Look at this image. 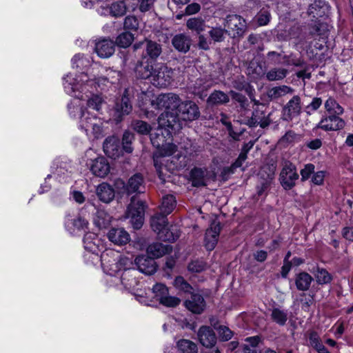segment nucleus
<instances>
[{"label":"nucleus","mask_w":353,"mask_h":353,"mask_svg":"<svg viewBox=\"0 0 353 353\" xmlns=\"http://www.w3.org/2000/svg\"><path fill=\"white\" fill-rule=\"evenodd\" d=\"M200 116L198 105L193 101H181L175 112H166L161 114L158 118V124L160 128H165L169 131L179 130L181 128L179 120L192 121L197 119Z\"/></svg>","instance_id":"nucleus-1"},{"label":"nucleus","mask_w":353,"mask_h":353,"mask_svg":"<svg viewBox=\"0 0 353 353\" xmlns=\"http://www.w3.org/2000/svg\"><path fill=\"white\" fill-rule=\"evenodd\" d=\"M145 46V52L135 68L137 77L143 79H150L154 72V43L146 40Z\"/></svg>","instance_id":"nucleus-2"},{"label":"nucleus","mask_w":353,"mask_h":353,"mask_svg":"<svg viewBox=\"0 0 353 353\" xmlns=\"http://www.w3.org/2000/svg\"><path fill=\"white\" fill-rule=\"evenodd\" d=\"M80 126L89 139H98L103 137V123L101 119L91 115L88 111L82 110Z\"/></svg>","instance_id":"nucleus-3"},{"label":"nucleus","mask_w":353,"mask_h":353,"mask_svg":"<svg viewBox=\"0 0 353 353\" xmlns=\"http://www.w3.org/2000/svg\"><path fill=\"white\" fill-rule=\"evenodd\" d=\"M146 208L145 201L137 196H132L127 208V216L130 219L134 229L139 230L143 226Z\"/></svg>","instance_id":"nucleus-4"},{"label":"nucleus","mask_w":353,"mask_h":353,"mask_svg":"<svg viewBox=\"0 0 353 353\" xmlns=\"http://www.w3.org/2000/svg\"><path fill=\"white\" fill-rule=\"evenodd\" d=\"M282 170L279 175V181L285 190H290L295 185L299 179L296 168L292 162L284 161L282 163Z\"/></svg>","instance_id":"nucleus-5"},{"label":"nucleus","mask_w":353,"mask_h":353,"mask_svg":"<svg viewBox=\"0 0 353 353\" xmlns=\"http://www.w3.org/2000/svg\"><path fill=\"white\" fill-rule=\"evenodd\" d=\"M134 263L138 270L146 274L152 275L154 273V245H150L146 250V254L137 256Z\"/></svg>","instance_id":"nucleus-6"},{"label":"nucleus","mask_w":353,"mask_h":353,"mask_svg":"<svg viewBox=\"0 0 353 353\" xmlns=\"http://www.w3.org/2000/svg\"><path fill=\"white\" fill-rule=\"evenodd\" d=\"M224 26L229 35L235 38L242 37L247 29L245 20L239 15L230 14L225 18Z\"/></svg>","instance_id":"nucleus-7"},{"label":"nucleus","mask_w":353,"mask_h":353,"mask_svg":"<svg viewBox=\"0 0 353 353\" xmlns=\"http://www.w3.org/2000/svg\"><path fill=\"white\" fill-rule=\"evenodd\" d=\"M88 75L81 72L72 77L67 74L63 78V86L65 92L69 94H73L76 91H83L85 83L88 82Z\"/></svg>","instance_id":"nucleus-8"},{"label":"nucleus","mask_w":353,"mask_h":353,"mask_svg":"<svg viewBox=\"0 0 353 353\" xmlns=\"http://www.w3.org/2000/svg\"><path fill=\"white\" fill-rule=\"evenodd\" d=\"M181 102L178 95L173 93L159 94L156 99V105L159 109H165L164 112H175Z\"/></svg>","instance_id":"nucleus-9"},{"label":"nucleus","mask_w":353,"mask_h":353,"mask_svg":"<svg viewBox=\"0 0 353 353\" xmlns=\"http://www.w3.org/2000/svg\"><path fill=\"white\" fill-rule=\"evenodd\" d=\"M156 233L157 239L162 241L172 242L177 239L178 235L175 234L170 228L167 219H160L156 216Z\"/></svg>","instance_id":"nucleus-10"},{"label":"nucleus","mask_w":353,"mask_h":353,"mask_svg":"<svg viewBox=\"0 0 353 353\" xmlns=\"http://www.w3.org/2000/svg\"><path fill=\"white\" fill-rule=\"evenodd\" d=\"M345 126V121L339 116L330 114L323 116L316 128L321 129L324 131H337L343 129Z\"/></svg>","instance_id":"nucleus-11"},{"label":"nucleus","mask_w":353,"mask_h":353,"mask_svg":"<svg viewBox=\"0 0 353 353\" xmlns=\"http://www.w3.org/2000/svg\"><path fill=\"white\" fill-rule=\"evenodd\" d=\"M301 112V98L299 96L295 95L283 107V119L285 121H292L298 117Z\"/></svg>","instance_id":"nucleus-12"},{"label":"nucleus","mask_w":353,"mask_h":353,"mask_svg":"<svg viewBox=\"0 0 353 353\" xmlns=\"http://www.w3.org/2000/svg\"><path fill=\"white\" fill-rule=\"evenodd\" d=\"M105 154L111 159H117L121 154L122 149L119 139L114 136L106 138L103 144Z\"/></svg>","instance_id":"nucleus-13"},{"label":"nucleus","mask_w":353,"mask_h":353,"mask_svg":"<svg viewBox=\"0 0 353 353\" xmlns=\"http://www.w3.org/2000/svg\"><path fill=\"white\" fill-rule=\"evenodd\" d=\"M184 305L191 312L200 314L205 308V301L201 294L192 292L191 296L185 301Z\"/></svg>","instance_id":"nucleus-14"},{"label":"nucleus","mask_w":353,"mask_h":353,"mask_svg":"<svg viewBox=\"0 0 353 353\" xmlns=\"http://www.w3.org/2000/svg\"><path fill=\"white\" fill-rule=\"evenodd\" d=\"M221 226L219 222L214 221L206 230L205 236V246L208 250H212L219 239Z\"/></svg>","instance_id":"nucleus-15"},{"label":"nucleus","mask_w":353,"mask_h":353,"mask_svg":"<svg viewBox=\"0 0 353 353\" xmlns=\"http://www.w3.org/2000/svg\"><path fill=\"white\" fill-rule=\"evenodd\" d=\"M200 343L206 347H212L216 343V336L214 330L209 326H201L197 332Z\"/></svg>","instance_id":"nucleus-16"},{"label":"nucleus","mask_w":353,"mask_h":353,"mask_svg":"<svg viewBox=\"0 0 353 353\" xmlns=\"http://www.w3.org/2000/svg\"><path fill=\"white\" fill-rule=\"evenodd\" d=\"M173 71L163 64L156 65V85L166 87L170 85Z\"/></svg>","instance_id":"nucleus-17"},{"label":"nucleus","mask_w":353,"mask_h":353,"mask_svg":"<svg viewBox=\"0 0 353 353\" xmlns=\"http://www.w3.org/2000/svg\"><path fill=\"white\" fill-rule=\"evenodd\" d=\"M115 51V43L110 39H103L95 44V52L101 58H109Z\"/></svg>","instance_id":"nucleus-18"},{"label":"nucleus","mask_w":353,"mask_h":353,"mask_svg":"<svg viewBox=\"0 0 353 353\" xmlns=\"http://www.w3.org/2000/svg\"><path fill=\"white\" fill-rule=\"evenodd\" d=\"M110 170V164L103 157L94 159L90 165V170L92 174L99 177L105 176L109 173Z\"/></svg>","instance_id":"nucleus-19"},{"label":"nucleus","mask_w":353,"mask_h":353,"mask_svg":"<svg viewBox=\"0 0 353 353\" xmlns=\"http://www.w3.org/2000/svg\"><path fill=\"white\" fill-rule=\"evenodd\" d=\"M132 111V105L130 99L125 94L121 99L116 102L114 106V117L117 121L122 119V117L128 114Z\"/></svg>","instance_id":"nucleus-20"},{"label":"nucleus","mask_w":353,"mask_h":353,"mask_svg":"<svg viewBox=\"0 0 353 353\" xmlns=\"http://www.w3.org/2000/svg\"><path fill=\"white\" fill-rule=\"evenodd\" d=\"M176 205V200L173 195L167 194L165 195L161 201V204L159 207V218L166 219V216L170 214ZM157 217H158L156 215Z\"/></svg>","instance_id":"nucleus-21"},{"label":"nucleus","mask_w":353,"mask_h":353,"mask_svg":"<svg viewBox=\"0 0 353 353\" xmlns=\"http://www.w3.org/2000/svg\"><path fill=\"white\" fill-rule=\"evenodd\" d=\"M108 239L116 245H124L129 242L130 234L123 228H112L108 233Z\"/></svg>","instance_id":"nucleus-22"},{"label":"nucleus","mask_w":353,"mask_h":353,"mask_svg":"<svg viewBox=\"0 0 353 353\" xmlns=\"http://www.w3.org/2000/svg\"><path fill=\"white\" fill-rule=\"evenodd\" d=\"M143 182L144 180L141 174H135L132 176L125 186L127 194L142 192V189H144Z\"/></svg>","instance_id":"nucleus-23"},{"label":"nucleus","mask_w":353,"mask_h":353,"mask_svg":"<svg viewBox=\"0 0 353 353\" xmlns=\"http://www.w3.org/2000/svg\"><path fill=\"white\" fill-rule=\"evenodd\" d=\"M97 195L100 201L108 203L114 198V190L110 185L102 183L97 188Z\"/></svg>","instance_id":"nucleus-24"},{"label":"nucleus","mask_w":353,"mask_h":353,"mask_svg":"<svg viewBox=\"0 0 353 353\" xmlns=\"http://www.w3.org/2000/svg\"><path fill=\"white\" fill-rule=\"evenodd\" d=\"M172 43L176 50L185 53L190 50L191 46V39L186 34H179L173 37Z\"/></svg>","instance_id":"nucleus-25"},{"label":"nucleus","mask_w":353,"mask_h":353,"mask_svg":"<svg viewBox=\"0 0 353 353\" xmlns=\"http://www.w3.org/2000/svg\"><path fill=\"white\" fill-rule=\"evenodd\" d=\"M248 123L250 126L259 125L261 128H265L270 125V120L269 116H265L264 111L258 108L253 112Z\"/></svg>","instance_id":"nucleus-26"},{"label":"nucleus","mask_w":353,"mask_h":353,"mask_svg":"<svg viewBox=\"0 0 353 353\" xmlns=\"http://www.w3.org/2000/svg\"><path fill=\"white\" fill-rule=\"evenodd\" d=\"M152 90H147L145 92H142L141 95V101L142 103L141 105V111L145 115L146 117H150L153 115V110H149V107L148 106V101L151 107L154 104V100L152 99L153 97Z\"/></svg>","instance_id":"nucleus-27"},{"label":"nucleus","mask_w":353,"mask_h":353,"mask_svg":"<svg viewBox=\"0 0 353 353\" xmlns=\"http://www.w3.org/2000/svg\"><path fill=\"white\" fill-rule=\"evenodd\" d=\"M313 278L307 272H303L296 274L295 277V285L297 290L307 291L309 290Z\"/></svg>","instance_id":"nucleus-28"},{"label":"nucleus","mask_w":353,"mask_h":353,"mask_svg":"<svg viewBox=\"0 0 353 353\" xmlns=\"http://www.w3.org/2000/svg\"><path fill=\"white\" fill-rule=\"evenodd\" d=\"M88 222L81 216L71 218L68 216L65 221V225L68 230L74 231L77 230H83L87 228Z\"/></svg>","instance_id":"nucleus-29"},{"label":"nucleus","mask_w":353,"mask_h":353,"mask_svg":"<svg viewBox=\"0 0 353 353\" xmlns=\"http://www.w3.org/2000/svg\"><path fill=\"white\" fill-rule=\"evenodd\" d=\"M293 91L294 90L291 87L283 85L273 87L270 89L268 92V96L271 99H276L288 94H292Z\"/></svg>","instance_id":"nucleus-30"},{"label":"nucleus","mask_w":353,"mask_h":353,"mask_svg":"<svg viewBox=\"0 0 353 353\" xmlns=\"http://www.w3.org/2000/svg\"><path fill=\"white\" fill-rule=\"evenodd\" d=\"M186 26L188 29L196 32L197 34L205 31L206 25L205 21L201 17L190 18L187 21Z\"/></svg>","instance_id":"nucleus-31"},{"label":"nucleus","mask_w":353,"mask_h":353,"mask_svg":"<svg viewBox=\"0 0 353 353\" xmlns=\"http://www.w3.org/2000/svg\"><path fill=\"white\" fill-rule=\"evenodd\" d=\"M230 98L227 94L220 90L214 91L208 97V103L211 105H219L226 103Z\"/></svg>","instance_id":"nucleus-32"},{"label":"nucleus","mask_w":353,"mask_h":353,"mask_svg":"<svg viewBox=\"0 0 353 353\" xmlns=\"http://www.w3.org/2000/svg\"><path fill=\"white\" fill-rule=\"evenodd\" d=\"M190 178L193 186L200 187L205 185V172L201 168H195L192 169L190 172Z\"/></svg>","instance_id":"nucleus-33"},{"label":"nucleus","mask_w":353,"mask_h":353,"mask_svg":"<svg viewBox=\"0 0 353 353\" xmlns=\"http://www.w3.org/2000/svg\"><path fill=\"white\" fill-rule=\"evenodd\" d=\"M325 109L332 115L339 116L343 113V108L332 97H329L325 102Z\"/></svg>","instance_id":"nucleus-34"},{"label":"nucleus","mask_w":353,"mask_h":353,"mask_svg":"<svg viewBox=\"0 0 353 353\" xmlns=\"http://www.w3.org/2000/svg\"><path fill=\"white\" fill-rule=\"evenodd\" d=\"M176 346L178 350L181 353H197L198 348L196 343L194 342L188 340V339H181L177 343Z\"/></svg>","instance_id":"nucleus-35"},{"label":"nucleus","mask_w":353,"mask_h":353,"mask_svg":"<svg viewBox=\"0 0 353 353\" xmlns=\"http://www.w3.org/2000/svg\"><path fill=\"white\" fill-rule=\"evenodd\" d=\"M132 273V271H124L121 277L122 284L128 290L134 289L138 284V281Z\"/></svg>","instance_id":"nucleus-36"},{"label":"nucleus","mask_w":353,"mask_h":353,"mask_svg":"<svg viewBox=\"0 0 353 353\" xmlns=\"http://www.w3.org/2000/svg\"><path fill=\"white\" fill-rule=\"evenodd\" d=\"M288 72L285 68H274L266 73V78L270 81L282 80L287 76Z\"/></svg>","instance_id":"nucleus-37"},{"label":"nucleus","mask_w":353,"mask_h":353,"mask_svg":"<svg viewBox=\"0 0 353 353\" xmlns=\"http://www.w3.org/2000/svg\"><path fill=\"white\" fill-rule=\"evenodd\" d=\"M112 217L103 210L98 211L94 219V223L99 228H105L111 223Z\"/></svg>","instance_id":"nucleus-38"},{"label":"nucleus","mask_w":353,"mask_h":353,"mask_svg":"<svg viewBox=\"0 0 353 353\" xmlns=\"http://www.w3.org/2000/svg\"><path fill=\"white\" fill-rule=\"evenodd\" d=\"M272 319L279 325H284L288 319L287 311L279 308H274L271 314Z\"/></svg>","instance_id":"nucleus-39"},{"label":"nucleus","mask_w":353,"mask_h":353,"mask_svg":"<svg viewBox=\"0 0 353 353\" xmlns=\"http://www.w3.org/2000/svg\"><path fill=\"white\" fill-rule=\"evenodd\" d=\"M314 276L316 278V282L319 285H324L331 282L332 276L331 274L325 269L318 268L316 271L314 272Z\"/></svg>","instance_id":"nucleus-40"},{"label":"nucleus","mask_w":353,"mask_h":353,"mask_svg":"<svg viewBox=\"0 0 353 353\" xmlns=\"http://www.w3.org/2000/svg\"><path fill=\"white\" fill-rule=\"evenodd\" d=\"M126 12V6L123 1H115L111 3L110 7V14L115 17L123 16Z\"/></svg>","instance_id":"nucleus-41"},{"label":"nucleus","mask_w":353,"mask_h":353,"mask_svg":"<svg viewBox=\"0 0 353 353\" xmlns=\"http://www.w3.org/2000/svg\"><path fill=\"white\" fill-rule=\"evenodd\" d=\"M134 40V35L130 32H124L120 34L117 39L116 43L121 48H127L131 45Z\"/></svg>","instance_id":"nucleus-42"},{"label":"nucleus","mask_w":353,"mask_h":353,"mask_svg":"<svg viewBox=\"0 0 353 353\" xmlns=\"http://www.w3.org/2000/svg\"><path fill=\"white\" fill-rule=\"evenodd\" d=\"M176 150V146L172 143H166L163 144L161 147L156 148V155L158 154L160 156L166 157L171 156Z\"/></svg>","instance_id":"nucleus-43"},{"label":"nucleus","mask_w":353,"mask_h":353,"mask_svg":"<svg viewBox=\"0 0 353 353\" xmlns=\"http://www.w3.org/2000/svg\"><path fill=\"white\" fill-rule=\"evenodd\" d=\"M134 139V134L128 131H125L123 133L122 138V150L127 153H132L133 151L132 143Z\"/></svg>","instance_id":"nucleus-44"},{"label":"nucleus","mask_w":353,"mask_h":353,"mask_svg":"<svg viewBox=\"0 0 353 353\" xmlns=\"http://www.w3.org/2000/svg\"><path fill=\"white\" fill-rule=\"evenodd\" d=\"M154 299V285L152 288L148 289V292H145L144 294H139L137 300L142 304L152 306L153 299Z\"/></svg>","instance_id":"nucleus-45"},{"label":"nucleus","mask_w":353,"mask_h":353,"mask_svg":"<svg viewBox=\"0 0 353 353\" xmlns=\"http://www.w3.org/2000/svg\"><path fill=\"white\" fill-rule=\"evenodd\" d=\"M119 79V72L117 70H113L112 69L106 70V74L104 76L100 77L99 78V81L103 83V82H108L111 84H114L117 83Z\"/></svg>","instance_id":"nucleus-46"},{"label":"nucleus","mask_w":353,"mask_h":353,"mask_svg":"<svg viewBox=\"0 0 353 353\" xmlns=\"http://www.w3.org/2000/svg\"><path fill=\"white\" fill-rule=\"evenodd\" d=\"M174 285L179 290L187 293L192 292V287L189 284L183 276L176 277L174 281Z\"/></svg>","instance_id":"nucleus-47"},{"label":"nucleus","mask_w":353,"mask_h":353,"mask_svg":"<svg viewBox=\"0 0 353 353\" xmlns=\"http://www.w3.org/2000/svg\"><path fill=\"white\" fill-rule=\"evenodd\" d=\"M132 125L135 131L142 134H148L152 130L151 126L143 121H134Z\"/></svg>","instance_id":"nucleus-48"},{"label":"nucleus","mask_w":353,"mask_h":353,"mask_svg":"<svg viewBox=\"0 0 353 353\" xmlns=\"http://www.w3.org/2000/svg\"><path fill=\"white\" fill-rule=\"evenodd\" d=\"M228 32L226 29H223L221 27L212 28L209 31V34L211 39L214 42H221L223 41L225 37L224 34Z\"/></svg>","instance_id":"nucleus-49"},{"label":"nucleus","mask_w":353,"mask_h":353,"mask_svg":"<svg viewBox=\"0 0 353 353\" xmlns=\"http://www.w3.org/2000/svg\"><path fill=\"white\" fill-rule=\"evenodd\" d=\"M104 104V101L99 96H93L92 98L88 100V107L90 109L99 112L101 109L102 105Z\"/></svg>","instance_id":"nucleus-50"},{"label":"nucleus","mask_w":353,"mask_h":353,"mask_svg":"<svg viewBox=\"0 0 353 353\" xmlns=\"http://www.w3.org/2000/svg\"><path fill=\"white\" fill-rule=\"evenodd\" d=\"M299 139V135L292 130L288 131L280 139L281 144L288 145L296 141Z\"/></svg>","instance_id":"nucleus-51"},{"label":"nucleus","mask_w":353,"mask_h":353,"mask_svg":"<svg viewBox=\"0 0 353 353\" xmlns=\"http://www.w3.org/2000/svg\"><path fill=\"white\" fill-rule=\"evenodd\" d=\"M206 268V263L201 260L193 261L189 263L188 269L192 272H201Z\"/></svg>","instance_id":"nucleus-52"},{"label":"nucleus","mask_w":353,"mask_h":353,"mask_svg":"<svg viewBox=\"0 0 353 353\" xmlns=\"http://www.w3.org/2000/svg\"><path fill=\"white\" fill-rule=\"evenodd\" d=\"M117 265L119 269H123L124 271H131L130 268L133 265L132 259L125 256H121L118 260Z\"/></svg>","instance_id":"nucleus-53"},{"label":"nucleus","mask_w":353,"mask_h":353,"mask_svg":"<svg viewBox=\"0 0 353 353\" xmlns=\"http://www.w3.org/2000/svg\"><path fill=\"white\" fill-rule=\"evenodd\" d=\"M139 28V21L134 16L126 17L124 21V28L129 30H137Z\"/></svg>","instance_id":"nucleus-54"},{"label":"nucleus","mask_w":353,"mask_h":353,"mask_svg":"<svg viewBox=\"0 0 353 353\" xmlns=\"http://www.w3.org/2000/svg\"><path fill=\"white\" fill-rule=\"evenodd\" d=\"M180 302V299L175 296H165L160 299V303L167 307H176Z\"/></svg>","instance_id":"nucleus-55"},{"label":"nucleus","mask_w":353,"mask_h":353,"mask_svg":"<svg viewBox=\"0 0 353 353\" xmlns=\"http://www.w3.org/2000/svg\"><path fill=\"white\" fill-rule=\"evenodd\" d=\"M172 250V246L170 245L156 243V259L170 253Z\"/></svg>","instance_id":"nucleus-56"},{"label":"nucleus","mask_w":353,"mask_h":353,"mask_svg":"<svg viewBox=\"0 0 353 353\" xmlns=\"http://www.w3.org/2000/svg\"><path fill=\"white\" fill-rule=\"evenodd\" d=\"M218 334L222 341H229L233 335L232 332L226 326L221 325L217 328Z\"/></svg>","instance_id":"nucleus-57"},{"label":"nucleus","mask_w":353,"mask_h":353,"mask_svg":"<svg viewBox=\"0 0 353 353\" xmlns=\"http://www.w3.org/2000/svg\"><path fill=\"white\" fill-rule=\"evenodd\" d=\"M314 171V165L312 163L306 164L301 170V180L305 181L308 179L312 172Z\"/></svg>","instance_id":"nucleus-58"},{"label":"nucleus","mask_w":353,"mask_h":353,"mask_svg":"<svg viewBox=\"0 0 353 353\" xmlns=\"http://www.w3.org/2000/svg\"><path fill=\"white\" fill-rule=\"evenodd\" d=\"M322 99L320 97L313 98L311 103L306 106L307 114H310V112L317 110L322 105Z\"/></svg>","instance_id":"nucleus-59"},{"label":"nucleus","mask_w":353,"mask_h":353,"mask_svg":"<svg viewBox=\"0 0 353 353\" xmlns=\"http://www.w3.org/2000/svg\"><path fill=\"white\" fill-rule=\"evenodd\" d=\"M270 19V14L268 11H261L257 16V21L260 26L267 25Z\"/></svg>","instance_id":"nucleus-60"},{"label":"nucleus","mask_w":353,"mask_h":353,"mask_svg":"<svg viewBox=\"0 0 353 353\" xmlns=\"http://www.w3.org/2000/svg\"><path fill=\"white\" fill-rule=\"evenodd\" d=\"M309 341L310 345L314 349L319 345L321 344V340L316 332H311L309 335Z\"/></svg>","instance_id":"nucleus-61"},{"label":"nucleus","mask_w":353,"mask_h":353,"mask_svg":"<svg viewBox=\"0 0 353 353\" xmlns=\"http://www.w3.org/2000/svg\"><path fill=\"white\" fill-rule=\"evenodd\" d=\"M318 7L319 5L316 3V2L310 5L307 10L308 14L314 18L321 17V12H320V10H317Z\"/></svg>","instance_id":"nucleus-62"},{"label":"nucleus","mask_w":353,"mask_h":353,"mask_svg":"<svg viewBox=\"0 0 353 353\" xmlns=\"http://www.w3.org/2000/svg\"><path fill=\"white\" fill-rule=\"evenodd\" d=\"M210 41H209L203 35L200 34L199 36L198 46L200 49L208 50L210 49Z\"/></svg>","instance_id":"nucleus-63"},{"label":"nucleus","mask_w":353,"mask_h":353,"mask_svg":"<svg viewBox=\"0 0 353 353\" xmlns=\"http://www.w3.org/2000/svg\"><path fill=\"white\" fill-rule=\"evenodd\" d=\"M343 236L349 241H353V227H345L342 231Z\"/></svg>","instance_id":"nucleus-64"}]
</instances>
